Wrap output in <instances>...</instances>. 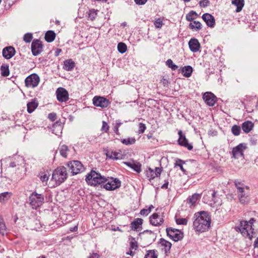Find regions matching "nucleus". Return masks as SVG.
Segmentation results:
<instances>
[{"mask_svg":"<svg viewBox=\"0 0 258 258\" xmlns=\"http://www.w3.org/2000/svg\"><path fill=\"white\" fill-rule=\"evenodd\" d=\"M32 38V34L31 33H28L24 35L23 39L26 42L29 43L31 42Z\"/></svg>","mask_w":258,"mask_h":258,"instance_id":"de8ad7c7","label":"nucleus"},{"mask_svg":"<svg viewBox=\"0 0 258 258\" xmlns=\"http://www.w3.org/2000/svg\"><path fill=\"white\" fill-rule=\"evenodd\" d=\"M55 38V33L53 31H48L45 35V39L48 42H52Z\"/></svg>","mask_w":258,"mask_h":258,"instance_id":"c756f323","label":"nucleus"},{"mask_svg":"<svg viewBox=\"0 0 258 258\" xmlns=\"http://www.w3.org/2000/svg\"><path fill=\"white\" fill-rule=\"evenodd\" d=\"M210 4L209 0H201L199 2V5L201 7L205 8Z\"/></svg>","mask_w":258,"mask_h":258,"instance_id":"3c124183","label":"nucleus"},{"mask_svg":"<svg viewBox=\"0 0 258 258\" xmlns=\"http://www.w3.org/2000/svg\"><path fill=\"white\" fill-rule=\"evenodd\" d=\"M255 220L251 218L248 222L242 221L240 223L238 227L236 228L237 231L240 232L244 237L251 239L254 233V229L252 228V224Z\"/></svg>","mask_w":258,"mask_h":258,"instance_id":"f03ea898","label":"nucleus"},{"mask_svg":"<svg viewBox=\"0 0 258 258\" xmlns=\"http://www.w3.org/2000/svg\"><path fill=\"white\" fill-rule=\"evenodd\" d=\"M235 185L237 189V194L238 196H242L244 195V193H246L245 191V189H248V188L247 186H245L243 184H241L240 182L235 181Z\"/></svg>","mask_w":258,"mask_h":258,"instance_id":"b1692460","label":"nucleus"},{"mask_svg":"<svg viewBox=\"0 0 258 258\" xmlns=\"http://www.w3.org/2000/svg\"><path fill=\"white\" fill-rule=\"evenodd\" d=\"M201 194L197 193L193 194L191 197L188 198L187 203L190 206H194L196 202L201 199Z\"/></svg>","mask_w":258,"mask_h":258,"instance_id":"4be33fe9","label":"nucleus"},{"mask_svg":"<svg viewBox=\"0 0 258 258\" xmlns=\"http://www.w3.org/2000/svg\"><path fill=\"white\" fill-rule=\"evenodd\" d=\"M143 219L141 218L136 219L132 224L131 226L132 229L137 230L139 229L143 223Z\"/></svg>","mask_w":258,"mask_h":258,"instance_id":"72a5a7b5","label":"nucleus"},{"mask_svg":"<svg viewBox=\"0 0 258 258\" xmlns=\"http://www.w3.org/2000/svg\"><path fill=\"white\" fill-rule=\"evenodd\" d=\"M253 124L251 121H247L242 124V129L246 133H249L253 128Z\"/></svg>","mask_w":258,"mask_h":258,"instance_id":"bb28decb","label":"nucleus"},{"mask_svg":"<svg viewBox=\"0 0 258 258\" xmlns=\"http://www.w3.org/2000/svg\"><path fill=\"white\" fill-rule=\"evenodd\" d=\"M245 147L243 144H240L236 147L233 148L232 155L234 158H239L243 155V151Z\"/></svg>","mask_w":258,"mask_h":258,"instance_id":"f3484780","label":"nucleus"},{"mask_svg":"<svg viewBox=\"0 0 258 258\" xmlns=\"http://www.w3.org/2000/svg\"><path fill=\"white\" fill-rule=\"evenodd\" d=\"M93 103L97 107L103 108L107 107L110 102L108 99L103 97L96 96L93 99Z\"/></svg>","mask_w":258,"mask_h":258,"instance_id":"9b49d317","label":"nucleus"},{"mask_svg":"<svg viewBox=\"0 0 258 258\" xmlns=\"http://www.w3.org/2000/svg\"><path fill=\"white\" fill-rule=\"evenodd\" d=\"M179 138L178 143L179 145L187 148L188 150H191L193 148L192 145L189 143L187 139L186 138L185 135L180 130L178 133Z\"/></svg>","mask_w":258,"mask_h":258,"instance_id":"f8f14e48","label":"nucleus"},{"mask_svg":"<svg viewBox=\"0 0 258 258\" xmlns=\"http://www.w3.org/2000/svg\"><path fill=\"white\" fill-rule=\"evenodd\" d=\"M71 170L73 175L77 174L84 170V167L82 163L79 161H73L68 164Z\"/></svg>","mask_w":258,"mask_h":258,"instance_id":"6e6552de","label":"nucleus"},{"mask_svg":"<svg viewBox=\"0 0 258 258\" xmlns=\"http://www.w3.org/2000/svg\"><path fill=\"white\" fill-rule=\"evenodd\" d=\"M160 244L162 246L164 247L165 253L169 251L172 245L170 242L164 239H161Z\"/></svg>","mask_w":258,"mask_h":258,"instance_id":"7c9ffc66","label":"nucleus"},{"mask_svg":"<svg viewBox=\"0 0 258 258\" xmlns=\"http://www.w3.org/2000/svg\"><path fill=\"white\" fill-rule=\"evenodd\" d=\"M164 221V216L162 213H154L150 217V222L151 224L154 226L161 225Z\"/></svg>","mask_w":258,"mask_h":258,"instance_id":"1a4fd4ad","label":"nucleus"},{"mask_svg":"<svg viewBox=\"0 0 258 258\" xmlns=\"http://www.w3.org/2000/svg\"><path fill=\"white\" fill-rule=\"evenodd\" d=\"M146 128V125L145 124L143 123H140L139 124V131H138V133L139 134H142L143 133L145 130Z\"/></svg>","mask_w":258,"mask_h":258,"instance_id":"864d4df0","label":"nucleus"},{"mask_svg":"<svg viewBox=\"0 0 258 258\" xmlns=\"http://www.w3.org/2000/svg\"><path fill=\"white\" fill-rule=\"evenodd\" d=\"M67 178V169L64 167H60L54 170L52 175V181L55 182L56 185H59Z\"/></svg>","mask_w":258,"mask_h":258,"instance_id":"20e7f679","label":"nucleus"},{"mask_svg":"<svg viewBox=\"0 0 258 258\" xmlns=\"http://www.w3.org/2000/svg\"><path fill=\"white\" fill-rule=\"evenodd\" d=\"M11 194L8 192H3L0 194V202H2L8 200L10 197Z\"/></svg>","mask_w":258,"mask_h":258,"instance_id":"37998d69","label":"nucleus"},{"mask_svg":"<svg viewBox=\"0 0 258 258\" xmlns=\"http://www.w3.org/2000/svg\"><path fill=\"white\" fill-rule=\"evenodd\" d=\"M127 166L134 169L135 171L138 173H140L141 171V164L139 162L132 161L127 162L124 163Z\"/></svg>","mask_w":258,"mask_h":258,"instance_id":"5701e85b","label":"nucleus"},{"mask_svg":"<svg viewBox=\"0 0 258 258\" xmlns=\"http://www.w3.org/2000/svg\"><path fill=\"white\" fill-rule=\"evenodd\" d=\"M106 155L107 158L113 160L121 159L122 155L120 152L113 151L107 150L106 152Z\"/></svg>","mask_w":258,"mask_h":258,"instance_id":"412c9836","label":"nucleus"},{"mask_svg":"<svg viewBox=\"0 0 258 258\" xmlns=\"http://www.w3.org/2000/svg\"><path fill=\"white\" fill-rule=\"evenodd\" d=\"M190 50L194 52L198 51L200 48V44L196 38H191L188 42Z\"/></svg>","mask_w":258,"mask_h":258,"instance_id":"6ab92c4d","label":"nucleus"},{"mask_svg":"<svg viewBox=\"0 0 258 258\" xmlns=\"http://www.w3.org/2000/svg\"><path fill=\"white\" fill-rule=\"evenodd\" d=\"M166 232L168 236L174 241H177L183 238V234L180 231L172 228H167Z\"/></svg>","mask_w":258,"mask_h":258,"instance_id":"9d476101","label":"nucleus"},{"mask_svg":"<svg viewBox=\"0 0 258 258\" xmlns=\"http://www.w3.org/2000/svg\"><path fill=\"white\" fill-rule=\"evenodd\" d=\"M105 177L94 170H91L86 177V181L91 185L96 186L105 182Z\"/></svg>","mask_w":258,"mask_h":258,"instance_id":"7ed1b4c3","label":"nucleus"},{"mask_svg":"<svg viewBox=\"0 0 258 258\" xmlns=\"http://www.w3.org/2000/svg\"><path fill=\"white\" fill-rule=\"evenodd\" d=\"M193 226L196 231L204 232L210 227L211 218L207 212L201 211L195 214Z\"/></svg>","mask_w":258,"mask_h":258,"instance_id":"f257e3e1","label":"nucleus"},{"mask_svg":"<svg viewBox=\"0 0 258 258\" xmlns=\"http://www.w3.org/2000/svg\"><path fill=\"white\" fill-rule=\"evenodd\" d=\"M198 17L197 13L194 11H190L186 15V19L188 21H192Z\"/></svg>","mask_w":258,"mask_h":258,"instance_id":"f704fd0d","label":"nucleus"},{"mask_svg":"<svg viewBox=\"0 0 258 258\" xmlns=\"http://www.w3.org/2000/svg\"><path fill=\"white\" fill-rule=\"evenodd\" d=\"M44 197L41 194L34 192L29 197L30 204L33 209L40 207L43 202Z\"/></svg>","mask_w":258,"mask_h":258,"instance_id":"39448f33","label":"nucleus"},{"mask_svg":"<svg viewBox=\"0 0 258 258\" xmlns=\"http://www.w3.org/2000/svg\"><path fill=\"white\" fill-rule=\"evenodd\" d=\"M97 15V11L94 9H92L89 11L88 17L91 20H93L96 17Z\"/></svg>","mask_w":258,"mask_h":258,"instance_id":"49530a36","label":"nucleus"},{"mask_svg":"<svg viewBox=\"0 0 258 258\" xmlns=\"http://www.w3.org/2000/svg\"><path fill=\"white\" fill-rule=\"evenodd\" d=\"M161 168L159 167H156L155 171L151 168H148L145 172L146 176L149 180H151L156 177L159 176L161 174Z\"/></svg>","mask_w":258,"mask_h":258,"instance_id":"2eb2a0df","label":"nucleus"},{"mask_svg":"<svg viewBox=\"0 0 258 258\" xmlns=\"http://www.w3.org/2000/svg\"><path fill=\"white\" fill-rule=\"evenodd\" d=\"M189 27L192 30L198 31L201 29L202 24L199 21H194L189 23Z\"/></svg>","mask_w":258,"mask_h":258,"instance_id":"2f4dec72","label":"nucleus"},{"mask_svg":"<svg viewBox=\"0 0 258 258\" xmlns=\"http://www.w3.org/2000/svg\"><path fill=\"white\" fill-rule=\"evenodd\" d=\"M122 124V123L120 122V121L119 120H116V124L115 125L119 127L121 125V124Z\"/></svg>","mask_w":258,"mask_h":258,"instance_id":"774afa93","label":"nucleus"},{"mask_svg":"<svg viewBox=\"0 0 258 258\" xmlns=\"http://www.w3.org/2000/svg\"><path fill=\"white\" fill-rule=\"evenodd\" d=\"M6 231V226L4 223V220L0 215V233L4 234Z\"/></svg>","mask_w":258,"mask_h":258,"instance_id":"a19ab883","label":"nucleus"},{"mask_svg":"<svg viewBox=\"0 0 258 258\" xmlns=\"http://www.w3.org/2000/svg\"><path fill=\"white\" fill-rule=\"evenodd\" d=\"M100 255L96 252H92L90 254L88 258H100Z\"/></svg>","mask_w":258,"mask_h":258,"instance_id":"bf43d9fd","label":"nucleus"},{"mask_svg":"<svg viewBox=\"0 0 258 258\" xmlns=\"http://www.w3.org/2000/svg\"><path fill=\"white\" fill-rule=\"evenodd\" d=\"M150 213V209H143L140 211V214L143 216H147Z\"/></svg>","mask_w":258,"mask_h":258,"instance_id":"5fc2aeb1","label":"nucleus"},{"mask_svg":"<svg viewBox=\"0 0 258 258\" xmlns=\"http://www.w3.org/2000/svg\"><path fill=\"white\" fill-rule=\"evenodd\" d=\"M138 247V245L136 242H131V247L132 249L135 248L136 249Z\"/></svg>","mask_w":258,"mask_h":258,"instance_id":"0e129e2a","label":"nucleus"},{"mask_svg":"<svg viewBox=\"0 0 258 258\" xmlns=\"http://www.w3.org/2000/svg\"><path fill=\"white\" fill-rule=\"evenodd\" d=\"M121 142L125 145H130L135 143L136 140L134 138H128L121 140Z\"/></svg>","mask_w":258,"mask_h":258,"instance_id":"e433bc0d","label":"nucleus"},{"mask_svg":"<svg viewBox=\"0 0 258 258\" xmlns=\"http://www.w3.org/2000/svg\"><path fill=\"white\" fill-rule=\"evenodd\" d=\"M215 195H216V192L214 190H208L207 192V196H211L212 201L214 200V198L215 197Z\"/></svg>","mask_w":258,"mask_h":258,"instance_id":"13d9d810","label":"nucleus"},{"mask_svg":"<svg viewBox=\"0 0 258 258\" xmlns=\"http://www.w3.org/2000/svg\"><path fill=\"white\" fill-rule=\"evenodd\" d=\"M147 0H135L136 4L139 5H144L147 2Z\"/></svg>","mask_w":258,"mask_h":258,"instance_id":"680f3d73","label":"nucleus"},{"mask_svg":"<svg viewBox=\"0 0 258 258\" xmlns=\"http://www.w3.org/2000/svg\"><path fill=\"white\" fill-rule=\"evenodd\" d=\"M15 54V50L12 46L5 47L3 50V55L7 59L12 58Z\"/></svg>","mask_w":258,"mask_h":258,"instance_id":"aec40b11","label":"nucleus"},{"mask_svg":"<svg viewBox=\"0 0 258 258\" xmlns=\"http://www.w3.org/2000/svg\"><path fill=\"white\" fill-rule=\"evenodd\" d=\"M161 82L162 83V84L164 85V86H167L168 84V81L164 77L161 79Z\"/></svg>","mask_w":258,"mask_h":258,"instance_id":"e2e57ef3","label":"nucleus"},{"mask_svg":"<svg viewBox=\"0 0 258 258\" xmlns=\"http://www.w3.org/2000/svg\"><path fill=\"white\" fill-rule=\"evenodd\" d=\"M75 67V62L71 59L66 60L63 62V68L67 71H72Z\"/></svg>","mask_w":258,"mask_h":258,"instance_id":"393cba45","label":"nucleus"},{"mask_svg":"<svg viewBox=\"0 0 258 258\" xmlns=\"http://www.w3.org/2000/svg\"><path fill=\"white\" fill-rule=\"evenodd\" d=\"M144 235H149L151 238L154 240L155 238V234L151 231L150 230H145L143 232Z\"/></svg>","mask_w":258,"mask_h":258,"instance_id":"603ef678","label":"nucleus"},{"mask_svg":"<svg viewBox=\"0 0 258 258\" xmlns=\"http://www.w3.org/2000/svg\"><path fill=\"white\" fill-rule=\"evenodd\" d=\"M38 105V102L36 100L33 99L31 102L27 103V111L31 113L33 112Z\"/></svg>","mask_w":258,"mask_h":258,"instance_id":"a878e982","label":"nucleus"},{"mask_svg":"<svg viewBox=\"0 0 258 258\" xmlns=\"http://www.w3.org/2000/svg\"><path fill=\"white\" fill-rule=\"evenodd\" d=\"M105 182L106 183L104 184V187L108 190H113L121 186V182L117 178H110L106 179L105 178Z\"/></svg>","mask_w":258,"mask_h":258,"instance_id":"423d86ee","label":"nucleus"},{"mask_svg":"<svg viewBox=\"0 0 258 258\" xmlns=\"http://www.w3.org/2000/svg\"><path fill=\"white\" fill-rule=\"evenodd\" d=\"M118 128H119V127L115 125L114 126V128H113V131L117 135L119 134V132H118Z\"/></svg>","mask_w":258,"mask_h":258,"instance_id":"69168bd1","label":"nucleus"},{"mask_svg":"<svg viewBox=\"0 0 258 258\" xmlns=\"http://www.w3.org/2000/svg\"><path fill=\"white\" fill-rule=\"evenodd\" d=\"M238 197L240 203L242 204H245L248 201V195L247 193H244V195L238 196Z\"/></svg>","mask_w":258,"mask_h":258,"instance_id":"a18cd8bd","label":"nucleus"},{"mask_svg":"<svg viewBox=\"0 0 258 258\" xmlns=\"http://www.w3.org/2000/svg\"><path fill=\"white\" fill-rule=\"evenodd\" d=\"M49 178V176L46 174L44 173L43 175H41L40 177V180L42 181V182H46L47 181Z\"/></svg>","mask_w":258,"mask_h":258,"instance_id":"4d7b16f0","label":"nucleus"},{"mask_svg":"<svg viewBox=\"0 0 258 258\" xmlns=\"http://www.w3.org/2000/svg\"><path fill=\"white\" fill-rule=\"evenodd\" d=\"M117 49L120 53H123L126 52L127 46L125 43L119 42L117 45Z\"/></svg>","mask_w":258,"mask_h":258,"instance_id":"4c0bfd02","label":"nucleus"},{"mask_svg":"<svg viewBox=\"0 0 258 258\" xmlns=\"http://www.w3.org/2000/svg\"><path fill=\"white\" fill-rule=\"evenodd\" d=\"M176 222L178 225H186L187 220L185 218H178L176 219Z\"/></svg>","mask_w":258,"mask_h":258,"instance_id":"8fccbe9b","label":"nucleus"},{"mask_svg":"<svg viewBox=\"0 0 258 258\" xmlns=\"http://www.w3.org/2000/svg\"><path fill=\"white\" fill-rule=\"evenodd\" d=\"M166 64L168 68H170L173 71H175L178 68V66L173 63V61L171 59H168L166 61Z\"/></svg>","mask_w":258,"mask_h":258,"instance_id":"58836bf2","label":"nucleus"},{"mask_svg":"<svg viewBox=\"0 0 258 258\" xmlns=\"http://www.w3.org/2000/svg\"><path fill=\"white\" fill-rule=\"evenodd\" d=\"M59 151L60 154L64 158H67L68 153L69 152V149L68 146L65 145H60L59 147Z\"/></svg>","mask_w":258,"mask_h":258,"instance_id":"473e14b6","label":"nucleus"},{"mask_svg":"<svg viewBox=\"0 0 258 258\" xmlns=\"http://www.w3.org/2000/svg\"><path fill=\"white\" fill-rule=\"evenodd\" d=\"M39 82V77L36 74H32L25 79V84L27 87L33 88L38 86Z\"/></svg>","mask_w":258,"mask_h":258,"instance_id":"0eeeda50","label":"nucleus"},{"mask_svg":"<svg viewBox=\"0 0 258 258\" xmlns=\"http://www.w3.org/2000/svg\"><path fill=\"white\" fill-rule=\"evenodd\" d=\"M56 98L59 102H66L69 100V93L63 88H58L56 91Z\"/></svg>","mask_w":258,"mask_h":258,"instance_id":"ddd939ff","label":"nucleus"},{"mask_svg":"<svg viewBox=\"0 0 258 258\" xmlns=\"http://www.w3.org/2000/svg\"><path fill=\"white\" fill-rule=\"evenodd\" d=\"M78 230V226H75L73 228H71L70 230L72 232L73 231H76Z\"/></svg>","mask_w":258,"mask_h":258,"instance_id":"338daca9","label":"nucleus"},{"mask_svg":"<svg viewBox=\"0 0 258 258\" xmlns=\"http://www.w3.org/2000/svg\"><path fill=\"white\" fill-rule=\"evenodd\" d=\"M154 24L156 28H161L163 25L162 19L160 18L156 19Z\"/></svg>","mask_w":258,"mask_h":258,"instance_id":"c03bdc74","label":"nucleus"},{"mask_svg":"<svg viewBox=\"0 0 258 258\" xmlns=\"http://www.w3.org/2000/svg\"><path fill=\"white\" fill-rule=\"evenodd\" d=\"M231 131L235 136H238L240 134L241 129L239 126L234 125L232 127Z\"/></svg>","mask_w":258,"mask_h":258,"instance_id":"79ce46f5","label":"nucleus"},{"mask_svg":"<svg viewBox=\"0 0 258 258\" xmlns=\"http://www.w3.org/2000/svg\"><path fill=\"white\" fill-rule=\"evenodd\" d=\"M157 254L155 250H150L148 251L145 258H157Z\"/></svg>","mask_w":258,"mask_h":258,"instance_id":"ea45409f","label":"nucleus"},{"mask_svg":"<svg viewBox=\"0 0 258 258\" xmlns=\"http://www.w3.org/2000/svg\"><path fill=\"white\" fill-rule=\"evenodd\" d=\"M109 130V126L105 121H103L101 130L104 132H107Z\"/></svg>","mask_w":258,"mask_h":258,"instance_id":"6e6d98bb","label":"nucleus"},{"mask_svg":"<svg viewBox=\"0 0 258 258\" xmlns=\"http://www.w3.org/2000/svg\"><path fill=\"white\" fill-rule=\"evenodd\" d=\"M203 98L207 105L213 106L216 101V97L211 92H207L203 96Z\"/></svg>","mask_w":258,"mask_h":258,"instance_id":"dca6fc26","label":"nucleus"},{"mask_svg":"<svg viewBox=\"0 0 258 258\" xmlns=\"http://www.w3.org/2000/svg\"><path fill=\"white\" fill-rule=\"evenodd\" d=\"M183 163H184V162L180 160V159H178L176 161V162L175 163V166H179L180 168V169L183 171V172H185V169L183 168V166H182V164Z\"/></svg>","mask_w":258,"mask_h":258,"instance_id":"09e8293b","label":"nucleus"},{"mask_svg":"<svg viewBox=\"0 0 258 258\" xmlns=\"http://www.w3.org/2000/svg\"><path fill=\"white\" fill-rule=\"evenodd\" d=\"M48 118L52 121H54L56 119V114L54 113H51L48 114Z\"/></svg>","mask_w":258,"mask_h":258,"instance_id":"052dcab7","label":"nucleus"},{"mask_svg":"<svg viewBox=\"0 0 258 258\" xmlns=\"http://www.w3.org/2000/svg\"><path fill=\"white\" fill-rule=\"evenodd\" d=\"M42 50L43 45L39 40L36 39L32 42L31 44V51L34 55H38L42 51Z\"/></svg>","mask_w":258,"mask_h":258,"instance_id":"4468645a","label":"nucleus"},{"mask_svg":"<svg viewBox=\"0 0 258 258\" xmlns=\"http://www.w3.org/2000/svg\"><path fill=\"white\" fill-rule=\"evenodd\" d=\"M1 75L4 77H7L10 74L9 66L8 64H3L1 67Z\"/></svg>","mask_w":258,"mask_h":258,"instance_id":"c9c22d12","label":"nucleus"},{"mask_svg":"<svg viewBox=\"0 0 258 258\" xmlns=\"http://www.w3.org/2000/svg\"><path fill=\"white\" fill-rule=\"evenodd\" d=\"M203 20L206 22V24L210 27L213 28L215 25V20L214 17L209 13H205L202 16Z\"/></svg>","mask_w":258,"mask_h":258,"instance_id":"a211bd4d","label":"nucleus"},{"mask_svg":"<svg viewBox=\"0 0 258 258\" xmlns=\"http://www.w3.org/2000/svg\"><path fill=\"white\" fill-rule=\"evenodd\" d=\"M182 74L183 76L188 78L191 76L192 72V68L190 66H185L181 70Z\"/></svg>","mask_w":258,"mask_h":258,"instance_id":"cd10ccee","label":"nucleus"},{"mask_svg":"<svg viewBox=\"0 0 258 258\" xmlns=\"http://www.w3.org/2000/svg\"><path fill=\"white\" fill-rule=\"evenodd\" d=\"M232 4L237 7L236 12H239L244 6V0H232Z\"/></svg>","mask_w":258,"mask_h":258,"instance_id":"c85d7f7f","label":"nucleus"}]
</instances>
